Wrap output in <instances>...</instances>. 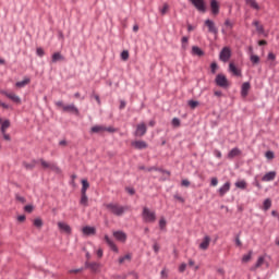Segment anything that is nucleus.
<instances>
[{"label":"nucleus","mask_w":279,"mask_h":279,"mask_svg":"<svg viewBox=\"0 0 279 279\" xmlns=\"http://www.w3.org/2000/svg\"><path fill=\"white\" fill-rule=\"evenodd\" d=\"M133 147H135V149H145L147 148V143H145L144 141H135L132 143Z\"/></svg>","instance_id":"22"},{"label":"nucleus","mask_w":279,"mask_h":279,"mask_svg":"<svg viewBox=\"0 0 279 279\" xmlns=\"http://www.w3.org/2000/svg\"><path fill=\"white\" fill-rule=\"evenodd\" d=\"M231 56H232V51L228 47H225L220 51L219 58L222 62H228V60H230Z\"/></svg>","instance_id":"6"},{"label":"nucleus","mask_w":279,"mask_h":279,"mask_svg":"<svg viewBox=\"0 0 279 279\" xmlns=\"http://www.w3.org/2000/svg\"><path fill=\"white\" fill-rule=\"evenodd\" d=\"M205 25L206 27H208L209 34H215V36L219 34V29L217 28V25H215V22L213 20H206Z\"/></svg>","instance_id":"7"},{"label":"nucleus","mask_w":279,"mask_h":279,"mask_svg":"<svg viewBox=\"0 0 279 279\" xmlns=\"http://www.w3.org/2000/svg\"><path fill=\"white\" fill-rule=\"evenodd\" d=\"M266 158L268 160H274V151H271V150L266 151Z\"/></svg>","instance_id":"47"},{"label":"nucleus","mask_w":279,"mask_h":279,"mask_svg":"<svg viewBox=\"0 0 279 279\" xmlns=\"http://www.w3.org/2000/svg\"><path fill=\"white\" fill-rule=\"evenodd\" d=\"M187 104L192 110H195V108L199 106V101L197 100H190Z\"/></svg>","instance_id":"37"},{"label":"nucleus","mask_w":279,"mask_h":279,"mask_svg":"<svg viewBox=\"0 0 279 279\" xmlns=\"http://www.w3.org/2000/svg\"><path fill=\"white\" fill-rule=\"evenodd\" d=\"M172 125H173V128H180V119L173 118L172 119Z\"/></svg>","instance_id":"44"},{"label":"nucleus","mask_w":279,"mask_h":279,"mask_svg":"<svg viewBox=\"0 0 279 279\" xmlns=\"http://www.w3.org/2000/svg\"><path fill=\"white\" fill-rule=\"evenodd\" d=\"M241 149H239V148H233V149H231L230 151H229V154H228V158L230 159V160H232V158H236V156H241Z\"/></svg>","instance_id":"21"},{"label":"nucleus","mask_w":279,"mask_h":279,"mask_svg":"<svg viewBox=\"0 0 279 279\" xmlns=\"http://www.w3.org/2000/svg\"><path fill=\"white\" fill-rule=\"evenodd\" d=\"M29 82H32V80L29 77H25L23 81L16 82L15 86L17 88H25V86H27V84H29Z\"/></svg>","instance_id":"25"},{"label":"nucleus","mask_w":279,"mask_h":279,"mask_svg":"<svg viewBox=\"0 0 279 279\" xmlns=\"http://www.w3.org/2000/svg\"><path fill=\"white\" fill-rule=\"evenodd\" d=\"M253 25L254 27H256V31L259 33V34H263V25H260V23L258 21H254L253 22Z\"/></svg>","instance_id":"35"},{"label":"nucleus","mask_w":279,"mask_h":279,"mask_svg":"<svg viewBox=\"0 0 279 279\" xmlns=\"http://www.w3.org/2000/svg\"><path fill=\"white\" fill-rule=\"evenodd\" d=\"M268 60H276V54H274V52H269Z\"/></svg>","instance_id":"59"},{"label":"nucleus","mask_w":279,"mask_h":279,"mask_svg":"<svg viewBox=\"0 0 279 279\" xmlns=\"http://www.w3.org/2000/svg\"><path fill=\"white\" fill-rule=\"evenodd\" d=\"M179 271H180L181 274H184V271H186V264H185V263H183V264H181V265L179 266Z\"/></svg>","instance_id":"49"},{"label":"nucleus","mask_w":279,"mask_h":279,"mask_svg":"<svg viewBox=\"0 0 279 279\" xmlns=\"http://www.w3.org/2000/svg\"><path fill=\"white\" fill-rule=\"evenodd\" d=\"M274 180H276V171H270L262 178L263 182H274Z\"/></svg>","instance_id":"17"},{"label":"nucleus","mask_w":279,"mask_h":279,"mask_svg":"<svg viewBox=\"0 0 279 279\" xmlns=\"http://www.w3.org/2000/svg\"><path fill=\"white\" fill-rule=\"evenodd\" d=\"M2 136H3L4 141H10V135L7 134L5 132L2 133Z\"/></svg>","instance_id":"64"},{"label":"nucleus","mask_w":279,"mask_h":279,"mask_svg":"<svg viewBox=\"0 0 279 279\" xmlns=\"http://www.w3.org/2000/svg\"><path fill=\"white\" fill-rule=\"evenodd\" d=\"M82 231H83V234H85L86 236H90L97 232V229H95V227L86 226L83 228Z\"/></svg>","instance_id":"19"},{"label":"nucleus","mask_w":279,"mask_h":279,"mask_svg":"<svg viewBox=\"0 0 279 279\" xmlns=\"http://www.w3.org/2000/svg\"><path fill=\"white\" fill-rule=\"evenodd\" d=\"M130 260H132V254L129 253L119 258V265H125V263H130Z\"/></svg>","instance_id":"27"},{"label":"nucleus","mask_w":279,"mask_h":279,"mask_svg":"<svg viewBox=\"0 0 279 279\" xmlns=\"http://www.w3.org/2000/svg\"><path fill=\"white\" fill-rule=\"evenodd\" d=\"M229 70L231 73H233V75H241V71H239V69L236 68V65H234V63L229 64Z\"/></svg>","instance_id":"29"},{"label":"nucleus","mask_w":279,"mask_h":279,"mask_svg":"<svg viewBox=\"0 0 279 279\" xmlns=\"http://www.w3.org/2000/svg\"><path fill=\"white\" fill-rule=\"evenodd\" d=\"M24 210H25V213H32V210H34V206H32V205H26V206L24 207Z\"/></svg>","instance_id":"50"},{"label":"nucleus","mask_w":279,"mask_h":279,"mask_svg":"<svg viewBox=\"0 0 279 279\" xmlns=\"http://www.w3.org/2000/svg\"><path fill=\"white\" fill-rule=\"evenodd\" d=\"M225 25L229 29H232L234 27V24L230 20H226Z\"/></svg>","instance_id":"46"},{"label":"nucleus","mask_w":279,"mask_h":279,"mask_svg":"<svg viewBox=\"0 0 279 279\" xmlns=\"http://www.w3.org/2000/svg\"><path fill=\"white\" fill-rule=\"evenodd\" d=\"M62 60H64V57L60 54V52H54L52 54V59H51V62L53 64H56V62H62Z\"/></svg>","instance_id":"28"},{"label":"nucleus","mask_w":279,"mask_h":279,"mask_svg":"<svg viewBox=\"0 0 279 279\" xmlns=\"http://www.w3.org/2000/svg\"><path fill=\"white\" fill-rule=\"evenodd\" d=\"M214 155L216 156V158H221V153L217 149L214 150Z\"/></svg>","instance_id":"60"},{"label":"nucleus","mask_w":279,"mask_h":279,"mask_svg":"<svg viewBox=\"0 0 279 279\" xmlns=\"http://www.w3.org/2000/svg\"><path fill=\"white\" fill-rule=\"evenodd\" d=\"M228 191H230V182H226V183L218 190V193H219L220 197H223V195H226V193H228Z\"/></svg>","instance_id":"20"},{"label":"nucleus","mask_w":279,"mask_h":279,"mask_svg":"<svg viewBox=\"0 0 279 279\" xmlns=\"http://www.w3.org/2000/svg\"><path fill=\"white\" fill-rule=\"evenodd\" d=\"M192 56H197L198 58H202V56H204V50H202L197 46H193L192 47Z\"/></svg>","instance_id":"26"},{"label":"nucleus","mask_w":279,"mask_h":279,"mask_svg":"<svg viewBox=\"0 0 279 279\" xmlns=\"http://www.w3.org/2000/svg\"><path fill=\"white\" fill-rule=\"evenodd\" d=\"M96 254L98 258H101L104 256V250L99 248L98 251H96Z\"/></svg>","instance_id":"56"},{"label":"nucleus","mask_w":279,"mask_h":279,"mask_svg":"<svg viewBox=\"0 0 279 279\" xmlns=\"http://www.w3.org/2000/svg\"><path fill=\"white\" fill-rule=\"evenodd\" d=\"M182 49H186V45H189V37H182Z\"/></svg>","instance_id":"43"},{"label":"nucleus","mask_w":279,"mask_h":279,"mask_svg":"<svg viewBox=\"0 0 279 279\" xmlns=\"http://www.w3.org/2000/svg\"><path fill=\"white\" fill-rule=\"evenodd\" d=\"M167 12H169V4H163L162 9H160V14H162V16H165V14H167Z\"/></svg>","instance_id":"42"},{"label":"nucleus","mask_w":279,"mask_h":279,"mask_svg":"<svg viewBox=\"0 0 279 279\" xmlns=\"http://www.w3.org/2000/svg\"><path fill=\"white\" fill-rule=\"evenodd\" d=\"M215 82L217 86H220V88H228V86H230V83H228V78L223 74H218Z\"/></svg>","instance_id":"4"},{"label":"nucleus","mask_w":279,"mask_h":279,"mask_svg":"<svg viewBox=\"0 0 279 279\" xmlns=\"http://www.w3.org/2000/svg\"><path fill=\"white\" fill-rule=\"evenodd\" d=\"M24 167H26V169H34V163H24Z\"/></svg>","instance_id":"62"},{"label":"nucleus","mask_w":279,"mask_h":279,"mask_svg":"<svg viewBox=\"0 0 279 279\" xmlns=\"http://www.w3.org/2000/svg\"><path fill=\"white\" fill-rule=\"evenodd\" d=\"M235 186L236 189H247V182L245 180L236 181Z\"/></svg>","instance_id":"32"},{"label":"nucleus","mask_w":279,"mask_h":279,"mask_svg":"<svg viewBox=\"0 0 279 279\" xmlns=\"http://www.w3.org/2000/svg\"><path fill=\"white\" fill-rule=\"evenodd\" d=\"M245 3L253 10H260V5L258 4V2H256V0H245Z\"/></svg>","instance_id":"24"},{"label":"nucleus","mask_w":279,"mask_h":279,"mask_svg":"<svg viewBox=\"0 0 279 279\" xmlns=\"http://www.w3.org/2000/svg\"><path fill=\"white\" fill-rule=\"evenodd\" d=\"M36 53L39 58H43V56H45V50L43 48H37Z\"/></svg>","instance_id":"48"},{"label":"nucleus","mask_w":279,"mask_h":279,"mask_svg":"<svg viewBox=\"0 0 279 279\" xmlns=\"http://www.w3.org/2000/svg\"><path fill=\"white\" fill-rule=\"evenodd\" d=\"M159 228L160 230H165V228H167V220L165 218H160Z\"/></svg>","instance_id":"39"},{"label":"nucleus","mask_w":279,"mask_h":279,"mask_svg":"<svg viewBox=\"0 0 279 279\" xmlns=\"http://www.w3.org/2000/svg\"><path fill=\"white\" fill-rule=\"evenodd\" d=\"M1 94L8 97V99H11L14 104H21V97L16 96V94L5 90H1Z\"/></svg>","instance_id":"9"},{"label":"nucleus","mask_w":279,"mask_h":279,"mask_svg":"<svg viewBox=\"0 0 279 279\" xmlns=\"http://www.w3.org/2000/svg\"><path fill=\"white\" fill-rule=\"evenodd\" d=\"M105 241L112 252L119 253V247H117V244H114V241L110 236L105 235Z\"/></svg>","instance_id":"14"},{"label":"nucleus","mask_w":279,"mask_h":279,"mask_svg":"<svg viewBox=\"0 0 279 279\" xmlns=\"http://www.w3.org/2000/svg\"><path fill=\"white\" fill-rule=\"evenodd\" d=\"M121 58H122V60H128V58H130V52H128V50L122 51Z\"/></svg>","instance_id":"45"},{"label":"nucleus","mask_w":279,"mask_h":279,"mask_svg":"<svg viewBox=\"0 0 279 279\" xmlns=\"http://www.w3.org/2000/svg\"><path fill=\"white\" fill-rule=\"evenodd\" d=\"M252 259V252L242 257V263H248Z\"/></svg>","instance_id":"41"},{"label":"nucleus","mask_w":279,"mask_h":279,"mask_svg":"<svg viewBox=\"0 0 279 279\" xmlns=\"http://www.w3.org/2000/svg\"><path fill=\"white\" fill-rule=\"evenodd\" d=\"M105 208H107L108 211L116 217H123L128 210V206H122L118 203H107L105 204Z\"/></svg>","instance_id":"1"},{"label":"nucleus","mask_w":279,"mask_h":279,"mask_svg":"<svg viewBox=\"0 0 279 279\" xmlns=\"http://www.w3.org/2000/svg\"><path fill=\"white\" fill-rule=\"evenodd\" d=\"M154 252H156V254H158V252H160V246L158 245V243H155L153 246Z\"/></svg>","instance_id":"53"},{"label":"nucleus","mask_w":279,"mask_h":279,"mask_svg":"<svg viewBox=\"0 0 279 279\" xmlns=\"http://www.w3.org/2000/svg\"><path fill=\"white\" fill-rule=\"evenodd\" d=\"M93 134H101V132H114L112 128H106L104 125H95L90 129Z\"/></svg>","instance_id":"8"},{"label":"nucleus","mask_w":279,"mask_h":279,"mask_svg":"<svg viewBox=\"0 0 279 279\" xmlns=\"http://www.w3.org/2000/svg\"><path fill=\"white\" fill-rule=\"evenodd\" d=\"M251 62L253 64H258V62H260V58L258 56H256V54H252L251 56Z\"/></svg>","instance_id":"38"},{"label":"nucleus","mask_w":279,"mask_h":279,"mask_svg":"<svg viewBox=\"0 0 279 279\" xmlns=\"http://www.w3.org/2000/svg\"><path fill=\"white\" fill-rule=\"evenodd\" d=\"M210 245V236L205 235L203 242L199 244L201 250H206Z\"/></svg>","instance_id":"23"},{"label":"nucleus","mask_w":279,"mask_h":279,"mask_svg":"<svg viewBox=\"0 0 279 279\" xmlns=\"http://www.w3.org/2000/svg\"><path fill=\"white\" fill-rule=\"evenodd\" d=\"M113 236L116 241H119L120 243H125L128 241V234L123 231H113Z\"/></svg>","instance_id":"11"},{"label":"nucleus","mask_w":279,"mask_h":279,"mask_svg":"<svg viewBox=\"0 0 279 279\" xmlns=\"http://www.w3.org/2000/svg\"><path fill=\"white\" fill-rule=\"evenodd\" d=\"M17 221H21V222L25 221V215L19 216Z\"/></svg>","instance_id":"63"},{"label":"nucleus","mask_w":279,"mask_h":279,"mask_svg":"<svg viewBox=\"0 0 279 279\" xmlns=\"http://www.w3.org/2000/svg\"><path fill=\"white\" fill-rule=\"evenodd\" d=\"M17 202H21L22 204H25V197L16 195Z\"/></svg>","instance_id":"57"},{"label":"nucleus","mask_w":279,"mask_h":279,"mask_svg":"<svg viewBox=\"0 0 279 279\" xmlns=\"http://www.w3.org/2000/svg\"><path fill=\"white\" fill-rule=\"evenodd\" d=\"M126 104L124 100L120 101V110H123V108H125Z\"/></svg>","instance_id":"61"},{"label":"nucleus","mask_w":279,"mask_h":279,"mask_svg":"<svg viewBox=\"0 0 279 279\" xmlns=\"http://www.w3.org/2000/svg\"><path fill=\"white\" fill-rule=\"evenodd\" d=\"M145 134H147V125L142 122L136 126L135 136H145Z\"/></svg>","instance_id":"10"},{"label":"nucleus","mask_w":279,"mask_h":279,"mask_svg":"<svg viewBox=\"0 0 279 279\" xmlns=\"http://www.w3.org/2000/svg\"><path fill=\"white\" fill-rule=\"evenodd\" d=\"M35 228H43V220L40 218H37L34 220Z\"/></svg>","instance_id":"40"},{"label":"nucleus","mask_w":279,"mask_h":279,"mask_svg":"<svg viewBox=\"0 0 279 279\" xmlns=\"http://www.w3.org/2000/svg\"><path fill=\"white\" fill-rule=\"evenodd\" d=\"M80 271H84V268L72 269L70 270V274H80Z\"/></svg>","instance_id":"54"},{"label":"nucleus","mask_w":279,"mask_h":279,"mask_svg":"<svg viewBox=\"0 0 279 279\" xmlns=\"http://www.w3.org/2000/svg\"><path fill=\"white\" fill-rule=\"evenodd\" d=\"M182 186H191V182L189 180H182Z\"/></svg>","instance_id":"55"},{"label":"nucleus","mask_w":279,"mask_h":279,"mask_svg":"<svg viewBox=\"0 0 279 279\" xmlns=\"http://www.w3.org/2000/svg\"><path fill=\"white\" fill-rule=\"evenodd\" d=\"M126 191L130 195H134L136 193L133 187H126Z\"/></svg>","instance_id":"58"},{"label":"nucleus","mask_w":279,"mask_h":279,"mask_svg":"<svg viewBox=\"0 0 279 279\" xmlns=\"http://www.w3.org/2000/svg\"><path fill=\"white\" fill-rule=\"evenodd\" d=\"M81 204L82 206H88V196L85 193H81Z\"/></svg>","instance_id":"33"},{"label":"nucleus","mask_w":279,"mask_h":279,"mask_svg":"<svg viewBox=\"0 0 279 279\" xmlns=\"http://www.w3.org/2000/svg\"><path fill=\"white\" fill-rule=\"evenodd\" d=\"M63 112H70L71 114H80V109L75 105L63 106Z\"/></svg>","instance_id":"13"},{"label":"nucleus","mask_w":279,"mask_h":279,"mask_svg":"<svg viewBox=\"0 0 279 279\" xmlns=\"http://www.w3.org/2000/svg\"><path fill=\"white\" fill-rule=\"evenodd\" d=\"M89 186H90V184L88 183V181L86 179H83L81 193L86 194V191H88Z\"/></svg>","instance_id":"30"},{"label":"nucleus","mask_w":279,"mask_h":279,"mask_svg":"<svg viewBox=\"0 0 279 279\" xmlns=\"http://www.w3.org/2000/svg\"><path fill=\"white\" fill-rule=\"evenodd\" d=\"M40 163L44 169H51V171H60V168H58L56 163L47 162L43 159H40Z\"/></svg>","instance_id":"12"},{"label":"nucleus","mask_w":279,"mask_h":279,"mask_svg":"<svg viewBox=\"0 0 279 279\" xmlns=\"http://www.w3.org/2000/svg\"><path fill=\"white\" fill-rule=\"evenodd\" d=\"M269 208H271V199L270 198H266L264 201V210H269Z\"/></svg>","instance_id":"36"},{"label":"nucleus","mask_w":279,"mask_h":279,"mask_svg":"<svg viewBox=\"0 0 279 279\" xmlns=\"http://www.w3.org/2000/svg\"><path fill=\"white\" fill-rule=\"evenodd\" d=\"M190 1L198 12H206V2L204 0H190Z\"/></svg>","instance_id":"5"},{"label":"nucleus","mask_w":279,"mask_h":279,"mask_svg":"<svg viewBox=\"0 0 279 279\" xmlns=\"http://www.w3.org/2000/svg\"><path fill=\"white\" fill-rule=\"evenodd\" d=\"M217 184H219V180H217V178H213L211 182H210V185L211 186H217Z\"/></svg>","instance_id":"52"},{"label":"nucleus","mask_w":279,"mask_h":279,"mask_svg":"<svg viewBox=\"0 0 279 279\" xmlns=\"http://www.w3.org/2000/svg\"><path fill=\"white\" fill-rule=\"evenodd\" d=\"M264 264H265V257H259L255 266L252 267V270L254 271L255 269H258V267H263Z\"/></svg>","instance_id":"31"},{"label":"nucleus","mask_w":279,"mask_h":279,"mask_svg":"<svg viewBox=\"0 0 279 279\" xmlns=\"http://www.w3.org/2000/svg\"><path fill=\"white\" fill-rule=\"evenodd\" d=\"M211 73H217V64L214 62L210 64Z\"/></svg>","instance_id":"51"},{"label":"nucleus","mask_w":279,"mask_h":279,"mask_svg":"<svg viewBox=\"0 0 279 279\" xmlns=\"http://www.w3.org/2000/svg\"><path fill=\"white\" fill-rule=\"evenodd\" d=\"M58 228L61 232L71 234V226L66 225V222H58Z\"/></svg>","instance_id":"15"},{"label":"nucleus","mask_w":279,"mask_h":279,"mask_svg":"<svg viewBox=\"0 0 279 279\" xmlns=\"http://www.w3.org/2000/svg\"><path fill=\"white\" fill-rule=\"evenodd\" d=\"M211 14L217 16L219 14V2L217 0H210Z\"/></svg>","instance_id":"18"},{"label":"nucleus","mask_w":279,"mask_h":279,"mask_svg":"<svg viewBox=\"0 0 279 279\" xmlns=\"http://www.w3.org/2000/svg\"><path fill=\"white\" fill-rule=\"evenodd\" d=\"M250 88H252V85H250V82H245L242 84V87H241L242 97H247V95L250 94Z\"/></svg>","instance_id":"16"},{"label":"nucleus","mask_w":279,"mask_h":279,"mask_svg":"<svg viewBox=\"0 0 279 279\" xmlns=\"http://www.w3.org/2000/svg\"><path fill=\"white\" fill-rule=\"evenodd\" d=\"M142 217L145 223H154V221H156V211H151L149 208L144 207Z\"/></svg>","instance_id":"2"},{"label":"nucleus","mask_w":279,"mask_h":279,"mask_svg":"<svg viewBox=\"0 0 279 279\" xmlns=\"http://www.w3.org/2000/svg\"><path fill=\"white\" fill-rule=\"evenodd\" d=\"M10 128V120H5L1 125V134H5V131Z\"/></svg>","instance_id":"34"},{"label":"nucleus","mask_w":279,"mask_h":279,"mask_svg":"<svg viewBox=\"0 0 279 279\" xmlns=\"http://www.w3.org/2000/svg\"><path fill=\"white\" fill-rule=\"evenodd\" d=\"M85 269H90L93 274H99L101 271V264L97 262H85Z\"/></svg>","instance_id":"3"}]
</instances>
